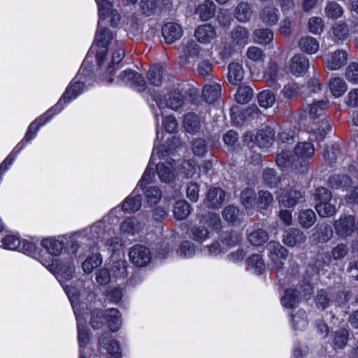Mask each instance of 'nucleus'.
Returning a JSON list of instances; mask_svg holds the SVG:
<instances>
[{"instance_id": "nucleus-1", "label": "nucleus", "mask_w": 358, "mask_h": 358, "mask_svg": "<svg viewBox=\"0 0 358 358\" xmlns=\"http://www.w3.org/2000/svg\"><path fill=\"white\" fill-rule=\"evenodd\" d=\"M315 153V148L311 143H299L294 149V156L285 148H282L281 152L276 157V164L282 169L294 166L297 169L298 164L301 168V172L306 169L307 162Z\"/></svg>"}, {"instance_id": "nucleus-2", "label": "nucleus", "mask_w": 358, "mask_h": 358, "mask_svg": "<svg viewBox=\"0 0 358 358\" xmlns=\"http://www.w3.org/2000/svg\"><path fill=\"white\" fill-rule=\"evenodd\" d=\"M39 262L50 272L57 275V279L71 302L73 308H75V301L78 295V290L67 283L73 276L75 266L72 264L62 265L57 259H55L49 256L48 257H40Z\"/></svg>"}, {"instance_id": "nucleus-3", "label": "nucleus", "mask_w": 358, "mask_h": 358, "mask_svg": "<svg viewBox=\"0 0 358 358\" xmlns=\"http://www.w3.org/2000/svg\"><path fill=\"white\" fill-rule=\"evenodd\" d=\"M105 320L112 331H117L121 326V319L120 312L117 309L111 308L107 310L105 313L101 310L93 312L90 324L94 329L99 328Z\"/></svg>"}, {"instance_id": "nucleus-4", "label": "nucleus", "mask_w": 358, "mask_h": 358, "mask_svg": "<svg viewBox=\"0 0 358 358\" xmlns=\"http://www.w3.org/2000/svg\"><path fill=\"white\" fill-rule=\"evenodd\" d=\"M113 38V34L106 28H101L100 27V22H99V28L95 36L94 43L90 48V52H93L96 48V62L97 64L101 66L103 59L107 53V45Z\"/></svg>"}, {"instance_id": "nucleus-5", "label": "nucleus", "mask_w": 358, "mask_h": 358, "mask_svg": "<svg viewBox=\"0 0 358 358\" xmlns=\"http://www.w3.org/2000/svg\"><path fill=\"white\" fill-rule=\"evenodd\" d=\"M316 200L315 209L320 216L326 217L334 215L336 213L335 204L332 203L331 194L324 187H319L315 194Z\"/></svg>"}, {"instance_id": "nucleus-6", "label": "nucleus", "mask_w": 358, "mask_h": 358, "mask_svg": "<svg viewBox=\"0 0 358 358\" xmlns=\"http://www.w3.org/2000/svg\"><path fill=\"white\" fill-rule=\"evenodd\" d=\"M179 58L180 63L185 64L189 62V58L195 57H210L213 52L210 50H203L194 41H183L179 47Z\"/></svg>"}, {"instance_id": "nucleus-7", "label": "nucleus", "mask_w": 358, "mask_h": 358, "mask_svg": "<svg viewBox=\"0 0 358 358\" xmlns=\"http://www.w3.org/2000/svg\"><path fill=\"white\" fill-rule=\"evenodd\" d=\"M266 250L272 268L275 271L281 270L288 255L287 250L275 241H271L267 244Z\"/></svg>"}, {"instance_id": "nucleus-8", "label": "nucleus", "mask_w": 358, "mask_h": 358, "mask_svg": "<svg viewBox=\"0 0 358 358\" xmlns=\"http://www.w3.org/2000/svg\"><path fill=\"white\" fill-rule=\"evenodd\" d=\"M120 82L131 87L134 90L142 92L145 89V81L143 77L132 70H126L118 76Z\"/></svg>"}, {"instance_id": "nucleus-9", "label": "nucleus", "mask_w": 358, "mask_h": 358, "mask_svg": "<svg viewBox=\"0 0 358 358\" xmlns=\"http://www.w3.org/2000/svg\"><path fill=\"white\" fill-rule=\"evenodd\" d=\"M348 53L345 50H336L324 57V64L329 70H338L347 63Z\"/></svg>"}, {"instance_id": "nucleus-10", "label": "nucleus", "mask_w": 358, "mask_h": 358, "mask_svg": "<svg viewBox=\"0 0 358 358\" xmlns=\"http://www.w3.org/2000/svg\"><path fill=\"white\" fill-rule=\"evenodd\" d=\"M131 262L136 266L143 267L147 266L151 261L150 250L143 245L133 246L129 254Z\"/></svg>"}, {"instance_id": "nucleus-11", "label": "nucleus", "mask_w": 358, "mask_h": 358, "mask_svg": "<svg viewBox=\"0 0 358 358\" xmlns=\"http://www.w3.org/2000/svg\"><path fill=\"white\" fill-rule=\"evenodd\" d=\"M184 103V99L181 92L179 90H175L170 93L164 100H160L157 102L159 109L162 111L165 108H169L172 110H178ZM162 115H164L162 112Z\"/></svg>"}, {"instance_id": "nucleus-12", "label": "nucleus", "mask_w": 358, "mask_h": 358, "mask_svg": "<svg viewBox=\"0 0 358 358\" xmlns=\"http://www.w3.org/2000/svg\"><path fill=\"white\" fill-rule=\"evenodd\" d=\"M309 67L308 59L301 54L294 55L289 62V69L290 72L296 76H303Z\"/></svg>"}, {"instance_id": "nucleus-13", "label": "nucleus", "mask_w": 358, "mask_h": 358, "mask_svg": "<svg viewBox=\"0 0 358 358\" xmlns=\"http://www.w3.org/2000/svg\"><path fill=\"white\" fill-rule=\"evenodd\" d=\"M157 173L164 182H171L176 178V169L171 162H160L157 164Z\"/></svg>"}, {"instance_id": "nucleus-14", "label": "nucleus", "mask_w": 358, "mask_h": 358, "mask_svg": "<svg viewBox=\"0 0 358 358\" xmlns=\"http://www.w3.org/2000/svg\"><path fill=\"white\" fill-rule=\"evenodd\" d=\"M197 41L201 43H210L217 36L214 27L210 24L199 26L194 32Z\"/></svg>"}, {"instance_id": "nucleus-15", "label": "nucleus", "mask_w": 358, "mask_h": 358, "mask_svg": "<svg viewBox=\"0 0 358 358\" xmlns=\"http://www.w3.org/2000/svg\"><path fill=\"white\" fill-rule=\"evenodd\" d=\"M162 35L166 43H173L181 38L182 29L179 24L169 22L163 27Z\"/></svg>"}, {"instance_id": "nucleus-16", "label": "nucleus", "mask_w": 358, "mask_h": 358, "mask_svg": "<svg viewBox=\"0 0 358 358\" xmlns=\"http://www.w3.org/2000/svg\"><path fill=\"white\" fill-rule=\"evenodd\" d=\"M41 245L49 255L55 257L62 255L64 249L63 242L55 237L43 238L41 242Z\"/></svg>"}, {"instance_id": "nucleus-17", "label": "nucleus", "mask_w": 358, "mask_h": 358, "mask_svg": "<svg viewBox=\"0 0 358 358\" xmlns=\"http://www.w3.org/2000/svg\"><path fill=\"white\" fill-rule=\"evenodd\" d=\"M301 198V193L296 189L283 191L277 196L280 206L291 208L294 206Z\"/></svg>"}, {"instance_id": "nucleus-18", "label": "nucleus", "mask_w": 358, "mask_h": 358, "mask_svg": "<svg viewBox=\"0 0 358 358\" xmlns=\"http://www.w3.org/2000/svg\"><path fill=\"white\" fill-rule=\"evenodd\" d=\"M355 222V217L352 215L341 218L336 222V231L341 236H350L354 231Z\"/></svg>"}, {"instance_id": "nucleus-19", "label": "nucleus", "mask_w": 358, "mask_h": 358, "mask_svg": "<svg viewBox=\"0 0 358 358\" xmlns=\"http://www.w3.org/2000/svg\"><path fill=\"white\" fill-rule=\"evenodd\" d=\"M225 193L218 187L209 189L206 199V204L212 208H218L224 201Z\"/></svg>"}, {"instance_id": "nucleus-20", "label": "nucleus", "mask_w": 358, "mask_h": 358, "mask_svg": "<svg viewBox=\"0 0 358 358\" xmlns=\"http://www.w3.org/2000/svg\"><path fill=\"white\" fill-rule=\"evenodd\" d=\"M245 71L242 64L231 62L228 66V80L234 85H238L243 80Z\"/></svg>"}, {"instance_id": "nucleus-21", "label": "nucleus", "mask_w": 358, "mask_h": 358, "mask_svg": "<svg viewBox=\"0 0 358 358\" xmlns=\"http://www.w3.org/2000/svg\"><path fill=\"white\" fill-rule=\"evenodd\" d=\"M99 345L106 348L110 355V358H121L120 346L116 341L110 339L109 333L104 334L99 340Z\"/></svg>"}, {"instance_id": "nucleus-22", "label": "nucleus", "mask_w": 358, "mask_h": 358, "mask_svg": "<svg viewBox=\"0 0 358 358\" xmlns=\"http://www.w3.org/2000/svg\"><path fill=\"white\" fill-rule=\"evenodd\" d=\"M306 240V236L301 230L290 229L285 232L282 242L289 247H294L298 243H302Z\"/></svg>"}, {"instance_id": "nucleus-23", "label": "nucleus", "mask_w": 358, "mask_h": 358, "mask_svg": "<svg viewBox=\"0 0 358 358\" xmlns=\"http://www.w3.org/2000/svg\"><path fill=\"white\" fill-rule=\"evenodd\" d=\"M275 132L270 127L259 130L255 134V144L259 148H267L273 142Z\"/></svg>"}, {"instance_id": "nucleus-24", "label": "nucleus", "mask_w": 358, "mask_h": 358, "mask_svg": "<svg viewBox=\"0 0 358 358\" xmlns=\"http://www.w3.org/2000/svg\"><path fill=\"white\" fill-rule=\"evenodd\" d=\"M246 263L248 269L255 273L261 274L266 270V264L262 256L260 255L255 254L250 256L246 259Z\"/></svg>"}, {"instance_id": "nucleus-25", "label": "nucleus", "mask_w": 358, "mask_h": 358, "mask_svg": "<svg viewBox=\"0 0 358 358\" xmlns=\"http://www.w3.org/2000/svg\"><path fill=\"white\" fill-rule=\"evenodd\" d=\"M299 46L303 52L313 55L319 50L320 43L316 38L306 36L301 38L299 41Z\"/></svg>"}, {"instance_id": "nucleus-26", "label": "nucleus", "mask_w": 358, "mask_h": 358, "mask_svg": "<svg viewBox=\"0 0 358 358\" xmlns=\"http://www.w3.org/2000/svg\"><path fill=\"white\" fill-rule=\"evenodd\" d=\"M141 207V196L134 192L124 201L122 210L127 213H134Z\"/></svg>"}, {"instance_id": "nucleus-27", "label": "nucleus", "mask_w": 358, "mask_h": 358, "mask_svg": "<svg viewBox=\"0 0 358 358\" xmlns=\"http://www.w3.org/2000/svg\"><path fill=\"white\" fill-rule=\"evenodd\" d=\"M73 310L77 320L78 340L79 343L80 350H82L83 352H85V348L89 341L88 332L85 326L82 324L81 318L79 313H78V310L76 308H73Z\"/></svg>"}, {"instance_id": "nucleus-28", "label": "nucleus", "mask_w": 358, "mask_h": 358, "mask_svg": "<svg viewBox=\"0 0 358 358\" xmlns=\"http://www.w3.org/2000/svg\"><path fill=\"white\" fill-rule=\"evenodd\" d=\"M113 48L112 52V59L109 64L107 73L111 74L114 71L113 65L115 64L120 63L124 57V50L123 48V44L120 41H115L113 44Z\"/></svg>"}, {"instance_id": "nucleus-29", "label": "nucleus", "mask_w": 358, "mask_h": 358, "mask_svg": "<svg viewBox=\"0 0 358 358\" xmlns=\"http://www.w3.org/2000/svg\"><path fill=\"white\" fill-rule=\"evenodd\" d=\"M189 237L195 241L202 243L209 238L210 232L203 221H201L199 224L192 227L189 231Z\"/></svg>"}, {"instance_id": "nucleus-30", "label": "nucleus", "mask_w": 358, "mask_h": 358, "mask_svg": "<svg viewBox=\"0 0 358 358\" xmlns=\"http://www.w3.org/2000/svg\"><path fill=\"white\" fill-rule=\"evenodd\" d=\"M215 12V5L210 0H206L199 4L196 8V13L203 21H206L211 18Z\"/></svg>"}, {"instance_id": "nucleus-31", "label": "nucleus", "mask_w": 358, "mask_h": 358, "mask_svg": "<svg viewBox=\"0 0 358 358\" xmlns=\"http://www.w3.org/2000/svg\"><path fill=\"white\" fill-rule=\"evenodd\" d=\"M202 125V121L194 113H188L185 115L183 122L185 129L189 133H196Z\"/></svg>"}, {"instance_id": "nucleus-32", "label": "nucleus", "mask_w": 358, "mask_h": 358, "mask_svg": "<svg viewBox=\"0 0 358 358\" xmlns=\"http://www.w3.org/2000/svg\"><path fill=\"white\" fill-rule=\"evenodd\" d=\"M159 151H163V149L162 148L155 147L153 150L149 164L138 184V185L142 189L152 180L154 173L152 171V164L154 163L155 159L156 152H159Z\"/></svg>"}, {"instance_id": "nucleus-33", "label": "nucleus", "mask_w": 358, "mask_h": 358, "mask_svg": "<svg viewBox=\"0 0 358 358\" xmlns=\"http://www.w3.org/2000/svg\"><path fill=\"white\" fill-rule=\"evenodd\" d=\"M221 85L217 83L206 85L203 90V96L208 103L215 101L221 94Z\"/></svg>"}, {"instance_id": "nucleus-34", "label": "nucleus", "mask_w": 358, "mask_h": 358, "mask_svg": "<svg viewBox=\"0 0 358 358\" xmlns=\"http://www.w3.org/2000/svg\"><path fill=\"white\" fill-rule=\"evenodd\" d=\"M143 224L136 217L125 220L120 226L121 231L124 234H134L143 229Z\"/></svg>"}, {"instance_id": "nucleus-35", "label": "nucleus", "mask_w": 358, "mask_h": 358, "mask_svg": "<svg viewBox=\"0 0 358 358\" xmlns=\"http://www.w3.org/2000/svg\"><path fill=\"white\" fill-rule=\"evenodd\" d=\"M268 239L267 231L262 229H257L250 233L248 236V241L255 246L264 245Z\"/></svg>"}, {"instance_id": "nucleus-36", "label": "nucleus", "mask_w": 358, "mask_h": 358, "mask_svg": "<svg viewBox=\"0 0 358 358\" xmlns=\"http://www.w3.org/2000/svg\"><path fill=\"white\" fill-rule=\"evenodd\" d=\"M190 212V206L187 201L180 200L175 203L173 215L177 220H182L187 218Z\"/></svg>"}, {"instance_id": "nucleus-37", "label": "nucleus", "mask_w": 358, "mask_h": 358, "mask_svg": "<svg viewBox=\"0 0 358 358\" xmlns=\"http://www.w3.org/2000/svg\"><path fill=\"white\" fill-rule=\"evenodd\" d=\"M298 220L302 227L310 228L316 221V215L311 209L303 210L300 212Z\"/></svg>"}, {"instance_id": "nucleus-38", "label": "nucleus", "mask_w": 358, "mask_h": 358, "mask_svg": "<svg viewBox=\"0 0 358 358\" xmlns=\"http://www.w3.org/2000/svg\"><path fill=\"white\" fill-rule=\"evenodd\" d=\"M329 89L335 97L341 96L347 90L345 82L340 78H334L329 81Z\"/></svg>"}, {"instance_id": "nucleus-39", "label": "nucleus", "mask_w": 358, "mask_h": 358, "mask_svg": "<svg viewBox=\"0 0 358 358\" xmlns=\"http://www.w3.org/2000/svg\"><path fill=\"white\" fill-rule=\"evenodd\" d=\"M102 264V258L99 254L88 257L82 264V268L85 273H91L93 270Z\"/></svg>"}, {"instance_id": "nucleus-40", "label": "nucleus", "mask_w": 358, "mask_h": 358, "mask_svg": "<svg viewBox=\"0 0 358 358\" xmlns=\"http://www.w3.org/2000/svg\"><path fill=\"white\" fill-rule=\"evenodd\" d=\"M282 305L287 308H293L299 303V295L294 289H287L281 298Z\"/></svg>"}, {"instance_id": "nucleus-41", "label": "nucleus", "mask_w": 358, "mask_h": 358, "mask_svg": "<svg viewBox=\"0 0 358 358\" xmlns=\"http://www.w3.org/2000/svg\"><path fill=\"white\" fill-rule=\"evenodd\" d=\"M326 16L330 19H338L343 14V8L336 1H330L327 3L324 8Z\"/></svg>"}, {"instance_id": "nucleus-42", "label": "nucleus", "mask_w": 358, "mask_h": 358, "mask_svg": "<svg viewBox=\"0 0 358 358\" xmlns=\"http://www.w3.org/2000/svg\"><path fill=\"white\" fill-rule=\"evenodd\" d=\"M259 106L264 108L272 107L275 103V96L270 90H264L257 96Z\"/></svg>"}, {"instance_id": "nucleus-43", "label": "nucleus", "mask_w": 358, "mask_h": 358, "mask_svg": "<svg viewBox=\"0 0 358 358\" xmlns=\"http://www.w3.org/2000/svg\"><path fill=\"white\" fill-rule=\"evenodd\" d=\"M327 108V102L325 100L314 101L308 106L309 113L312 118L322 116Z\"/></svg>"}, {"instance_id": "nucleus-44", "label": "nucleus", "mask_w": 358, "mask_h": 358, "mask_svg": "<svg viewBox=\"0 0 358 358\" xmlns=\"http://www.w3.org/2000/svg\"><path fill=\"white\" fill-rule=\"evenodd\" d=\"M164 73V69L163 67L152 66L148 73V78L152 85L159 86L162 82Z\"/></svg>"}, {"instance_id": "nucleus-45", "label": "nucleus", "mask_w": 358, "mask_h": 358, "mask_svg": "<svg viewBox=\"0 0 358 358\" xmlns=\"http://www.w3.org/2000/svg\"><path fill=\"white\" fill-rule=\"evenodd\" d=\"M277 12V9L273 7H266L261 13V19L267 24H275L278 20Z\"/></svg>"}, {"instance_id": "nucleus-46", "label": "nucleus", "mask_w": 358, "mask_h": 358, "mask_svg": "<svg viewBox=\"0 0 358 358\" xmlns=\"http://www.w3.org/2000/svg\"><path fill=\"white\" fill-rule=\"evenodd\" d=\"M273 39V34L269 29H259L254 32V40L260 44H268Z\"/></svg>"}, {"instance_id": "nucleus-47", "label": "nucleus", "mask_w": 358, "mask_h": 358, "mask_svg": "<svg viewBox=\"0 0 358 358\" xmlns=\"http://www.w3.org/2000/svg\"><path fill=\"white\" fill-rule=\"evenodd\" d=\"M253 96V90L250 87H241L235 94L236 101L241 104L247 103Z\"/></svg>"}, {"instance_id": "nucleus-48", "label": "nucleus", "mask_w": 358, "mask_h": 358, "mask_svg": "<svg viewBox=\"0 0 358 358\" xmlns=\"http://www.w3.org/2000/svg\"><path fill=\"white\" fill-rule=\"evenodd\" d=\"M252 15V10L247 3H240L236 9V17L240 22H247Z\"/></svg>"}, {"instance_id": "nucleus-49", "label": "nucleus", "mask_w": 358, "mask_h": 358, "mask_svg": "<svg viewBox=\"0 0 358 358\" xmlns=\"http://www.w3.org/2000/svg\"><path fill=\"white\" fill-rule=\"evenodd\" d=\"M231 37L236 44L245 45L248 42L249 34L245 27H238L233 31Z\"/></svg>"}, {"instance_id": "nucleus-50", "label": "nucleus", "mask_w": 358, "mask_h": 358, "mask_svg": "<svg viewBox=\"0 0 358 358\" xmlns=\"http://www.w3.org/2000/svg\"><path fill=\"white\" fill-rule=\"evenodd\" d=\"M263 180L266 186L273 188L277 186L280 182L279 177L276 176L273 169H266L263 172Z\"/></svg>"}, {"instance_id": "nucleus-51", "label": "nucleus", "mask_w": 358, "mask_h": 358, "mask_svg": "<svg viewBox=\"0 0 358 358\" xmlns=\"http://www.w3.org/2000/svg\"><path fill=\"white\" fill-rule=\"evenodd\" d=\"M332 33L337 40L343 41L348 36L349 29L345 23L338 22L332 27Z\"/></svg>"}, {"instance_id": "nucleus-52", "label": "nucleus", "mask_w": 358, "mask_h": 358, "mask_svg": "<svg viewBox=\"0 0 358 358\" xmlns=\"http://www.w3.org/2000/svg\"><path fill=\"white\" fill-rule=\"evenodd\" d=\"M18 251L25 253L28 255H36V258H37L38 260L39 257L41 256L46 257L45 255L38 254L35 245L27 240L20 241V245H19Z\"/></svg>"}, {"instance_id": "nucleus-53", "label": "nucleus", "mask_w": 358, "mask_h": 358, "mask_svg": "<svg viewBox=\"0 0 358 358\" xmlns=\"http://www.w3.org/2000/svg\"><path fill=\"white\" fill-rule=\"evenodd\" d=\"M349 332L345 329L336 331L334 333V344L336 348H343L348 340Z\"/></svg>"}, {"instance_id": "nucleus-54", "label": "nucleus", "mask_w": 358, "mask_h": 358, "mask_svg": "<svg viewBox=\"0 0 358 358\" xmlns=\"http://www.w3.org/2000/svg\"><path fill=\"white\" fill-rule=\"evenodd\" d=\"M145 195L150 205L157 203L162 199V191L157 187H150L147 189Z\"/></svg>"}, {"instance_id": "nucleus-55", "label": "nucleus", "mask_w": 358, "mask_h": 358, "mask_svg": "<svg viewBox=\"0 0 358 358\" xmlns=\"http://www.w3.org/2000/svg\"><path fill=\"white\" fill-rule=\"evenodd\" d=\"M323 20L320 17H312L308 20L309 31L314 34H320L324 29Z\"/></svg>"}, {"instance_id": "nucleus-56", "label": "nucleus", "mask_w": 358, "mask_h": 358, "mask_svg": "<svg viewBox=\"0 0 358 358\" xmlns=\"http://www.w3.org/2000/svg\"><path fill=\"white\" fill-rule=\"evenodd\" d=\"M90 237L92 238L106 239L108 234L104 231V225L102 222L94 224L89 229Z\"/></svg>"}, {"instance_id": "nucleus-57", "label": "nucleus", "mask_w": 358, "mask_h": 358, "mask_svg": "<svg viewBox=\"0 0 358 358\" xmlns=\"http://www.w3.org/2000/svg\"><path fill=\"white\" fill-rule=\"evenodd\" d=\"M111 271L114 278H124L127 275V263L124 260L115 262L112 266Z\"/></svg>"}, {"instance_id": "nucleus-58", "label": "nucleus", "mask_w": 358, "mask_h": 358, "mask_svg": "<svg viewBox=\"0 0 358 358\" xmlns=\"http://www.w3.org/2000/svg\"><path fill=\"white\" fill-rule=\"evenodd\" d=\"M139 6L143 14L150 16L156 11L157 4L156 0H141Z\"/></svg>"}, {"instance_id": "nucleus-59", "label": "nucleus", "mask_w": 358, "mask_h": 358, "mask_svg": "<svg viewBox=\"0 0 358 358\" xmlns=\"http://www.w3.org/2000/svg\"><path fill=\"white\" fill-rule=\"evenodd\" d=\"M3 248L7 250H18L20 245V238L15 235H7L1 241Z\"/></svg>"}, {"instance_id": "nucleus-60", "label": "nucleus", "mask_w": 358, "mask_h": 358, "mask_svg": "<svg viewBox=\"0 0 358 358\" xmlns=\"http://www.w3.org/2000/svg\"><path fill=\"white\" fill-rule=\"evenodd\" d=\"M241 201L246 208H250L255 203V193L253 189H246L241 193Z\"/></svg>"}, {"instance_id": "nucleus-61", "label": "nucleus", "mask_w": 358, "mask_h": 358, "mask_svg": "<svg viewBox=\"0 0 358 358\" xmlns=\"http://www.w3.org/2000/svg\"><path fill=\"white\" fill-rule=\"evenodd\" d=\"M223 218L229 222H234L238 219L239 210L234 206H228L222 211Z\"/></svg>"}, {"instance_id": "nucleus-62", "label": "nucleus", "mask_w": 358, "mask_h": 358, "mask_svg": "<svg viewBox=\"0 0 358 358\" xmlns=\"http://www.w3.org/2000/svg\"><path fill=\"white\" fill-rule=\"evenodd\" d=\"M96 3L100 18H106L110 13V11L115 10L112 8L113 6L109 0H96Z\"/></svg>"}, {"instance_id": "nucleus-63", "label": "nucleus", "mask_w": 358, "mask_h": 358, "mask_svg": "<svg viewBox=\"0 0 358 358\" xmlns=\"http://www.w3.org/2000/svg\"><path fill=\"white\" fill-rule=\"evenodd\" d=\"M247 57L251 61L258 62L264 61L265 55L261 48L251 46L247 50Z\"/></svg>"}, {"instance_id": "nucleus-64", "label": "nucleus", "mask_w": 358, "mask_h": 358, "mask_svg": "<svg viewBox=\"0 0 358 358\" xmlns=\"http://www.w3.org/2000/svg\"><path fill=\"white\" fill-rule=\"evenodd\" d=\"M345 78L352 83H358V64L351 63L347 67L345 71Z\"/></svg>"}]
</instances>
